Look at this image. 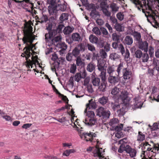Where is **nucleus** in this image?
Listing matches in <instances>:
<instances>
[{
	"mask_svg": "<svg viewBox=\"0 0 159 159\" xmlns=\"http://www.w3.org/2000/svg\"><path fill=\"white\" fill-rule=\"evenodd\" d=\"M32 29L33 28L30 25L25 23L24 25V27L22 30L24 36L22 40L24 44L26 45L23 50H26V51H27L25 56L29 58L30 57L32 54L30 51L32 50L33 48V46H32L33 42Z\"/></svg>",
	"mask_w": 159,
	"mask_h": 159,
	"instance_id": "obj_1",
	"label": "nucleus"
},
{
	"mask_svg": "<svg viewBox=\"0 0 159 159\" xmlns=\"http://www.w3.org/2000/svg\"><path fill=\"white\" fill-rule=\"evenodd\" d=\"M86 107L84 111V112L86 113L87 114L84 120L83 121L85 124L89 126H92L95 124L97 120L95 117V115L93 111H89L87 112V109H95L97 107L96 102H93V99L89 101V103L86 104Z\"/></svg>",
	"mask_w": 159,
	"mask_h": 159,
	"instance_id": "obj_2",
	"label": "nucleus"
},
{
	"mask_svg": "<svg viewBox=\"0 0 159 159\" xmlns=\"http://www.w3.org/2000/svg\"><path fill=\"white\" fill-rule=\"evenodd\" d=\"M48 12L50 15H54V16H51L49 19H48L49 23H48L47 26L51 25L52 26L53 25H56L57 17V13L58 10L56 9L55 7H48Z\"/></svg>",
	"mask_w": 159,
	"mask_h": 159,
	"instance_id": "obj_3",
	"label": "nucleus"
},
{
	"mask_svg": "<svg viewBox=\"0 0 159 159\" xmlns=\"http://www.w3.org/2000/svg\"><path fill=\"white\" fill-rule=\"evenodd\" d=\"M46 30L48 31L45 36L46 41H48V39L52 40L58 34L55 29H53V26L51 25L47 26Z\"/></svg>",
	"mask_w": 159,
	"mask_h": 159,
	"instance_id": "obj_4",
	"label": "nucleus"
},
{
	"mask_svg": "<svg viewBox=\"0 0 159 159\" xmlns=\"http://www.w3.org/2000/svg\"><path fill=\"white\" fill-rule=\"evenodd\" d=\"M119 96L122 103L125 105L128 104L130 100V98L129 96V93L127 91H122Z\"/></svg>",
	"mask_w": 159,
	"mask_h": 159,
	"instance_id": "obj_5",
	"label": "nucleus"
},
{
	"mask_svg": "<svg viewBox=\"0 0 159 159\" xmlns=\"http://www.w3.org/2000/svg\"><path fill=\"white\" fill-rule=\"evenodd\" d=\"M122 152L121 153H122L124 151H125L127 153L129 154V156L131 158H133L136 156L137 151L134 148H132L129 145L126 146L125 148L122 149Z\"/></svg>",
	"mask_w": 159,
	"mask_h": 159,
	"instance_id": "obj_6",
	"label": "nucleus"
},
{
	"mask_svg": "<svg viewBox=\"0 0 159 159\" xmlns=\"http://www.w3.org/2000/svg\"><path fill=\"white\" fill-rule=\"evenodd\" d=\"M82 138H84V139L87 141H90L91 142H95L96 141L97 142V145L98 144L99 141L98 140H96V139H93L92 138V135L90 132L89 133H84L82 135Z\"/></svg>",
	"mask_w": 159,
	"mask_h": 159,
	"instance_id": "obj_7",
	"label": "nucleus"
},
{
	"mask_svg": "<svg viewBox=\"0 0 159 159\" xmlns=\"http://www.w3.org/2000/svg\"><path fill=\"white\" fill-rule=\"evenodd\" d=\"M122 74V77L125 81H130L132 79V71L127 68L123 72Z\"/></svg>",
	"mask_w": 159,
	"mask_h": 159,
	"instance_id": "obj_8",
	"label": "nucleus"
},
{
	"mask_svg": "<svg viewBox=\"0 0 159 159\" xmlns=\"http://www.w3.org/2000/svg\"><path fill=\"white\" fill-rule=\"evenodd\" d=\"M118 42H113L112 43V47L115 49H118L123 55L125 54V51L123 44L120 43L118 44Z\"/></svg>",
	"mask_w": 159,
	"mask_h": 159,
	"instance_id": "obj_9",
	"label": "nucleus"
},
{
	"mask_svg": "<svg viewBox=\"0 0 159 159\" xmlns=\"http://www.w3.org/2000/svg\"><path fill=\"white\" fill-rule=\"evenodd\" d=\"M119 76L116 74V76L111 75L109 76L108 78V82L112 85H115L120 81Z\"/></svg>",
	"mask_w": 159,
	"mask_h": 159,
	"instance_id": "obj_10",
	"label": "nucleus"
},
{
	"mask_svg": "<svg viewBox=\"0 0 159 159\" xmlns=\"http://www.w3.org/2000/svg\"><path fill=\"white\" fill-rule=\"evenodd\" d=\"M97 66L98 70L99 71L106 70L107 67L106 62L103 60H98Z\"/></svg>",
	"mask_w": 159,
	"mask_h": 159,
	"instance_id": "obj_11",
	"label": "nucleus"
},
{
	"mask_svg": "<svg viewBox=\"0 0 159 159\" xmlns=\"http://www.w3.org/2000/svg\"><path fill=\"white\" fill-rule=\"evenodd\" d=\"M127 139L126 138H124L123 139L120 140L119 142V143L120 144L119 148L118 149V152H121L122 150V149L125 148L126 146L129 145L127 144Z\"/></svg>",
	"mask_w": 159,
	"mask_h": 159,
	"instance_id": "obj_12",
	"label": "nucleus"
},
{
	"mask_svg": "<svg viewBox=\"0 0 159 159\" xmlns=\"http://www.w3.org/2000/svg\"><path fill=\"white\" fill-rule=\"evenodd\" d=\"M123 126V124H120L115 127V129L117 131V133L115 134V136L116 137L119 138L121 137V135H122V133L121 131L122 130Z\"/></svg>",
	"mask_w": 159,
	"mask_h": 159,
	"instance_id": "obj_13",
	"label": "nucleus"
},
{
	"mask_svg": "<svg viewBox=\"0 0 159 159\" xmlns=\"http://www.w3.org/2000/svg\"><path fill=\"white\" fill-rule=\"evenodd\" d=\"M76 66H79V67H80L81 68H82L83 70H84V66L85 65V63L82 60V59L80 57H78L76 58Z\"/></svg>",
	"mask_w": 159,
	"mask_h": 159,
	"instance_id": "obj_14",
	"label": "nucleus"
},
{
	"mask_svg": "<svg viewBox=\"0 0 159 159\" xmlns=\"http://www.w3.org/2000/svg\"><path fill=\"white\" fill-rule=\"evenodd\" d=\"M117 69L116 71L117 73L118 76H119L122 71V73L127 68H125L124 66V63L123 62H120V64L118 66H116Z\"/></svg>",
	"mask_w": 159,
	"mask_h": 159,
	"instance_id": "obj_15",
	"label": "nucleus"
},
{
	"mask_svg": "<svg viewBox=\"0 0 159 159\" xmlns=\"http://www.w3.org/2000/svg\"><path fill=\"white\" fill-rule=\"evenodd\" d=\"M155 143H153V145ZM151 145L148 144V142H146L143 143V146L142 148V150H145V151H150L153 152L152 150L153 149V146L152 148L150 147Z\"/></svg>",
	"mask_w": 159,
	"mask_h": 159,
	"instance_id": "obj_16",
	"label": "nucleus"
},
{
	"mask_svg": "<svg viewBox=\"0 0 159 159\" xmlns=\"http://www.w3.org/2000/svg\"><path fill=\"white\" fill-rule=\"evenodd\" d=\"M76 47L80 52H83L86 49L87 45L86 43H80Z\"/></svg>",
	"mask_w": 159,
	"mask_h": 159,
	"instance_id": "obj_17",
	"label": "nucleus"
},
{
	"mask_svg": "<svg viewBox=\"0 0 159 159\" xmlns=\"http://www.w3.org/2000/svg\"><path fill=\"white\" fill-rule=\"evenodd\" d=\"M133 43V39L130 36H126L123 41L124 44L127 45H131Z\"/></svg>",
	"mask_w": 159,
	"mask_h": 159,
	"instance_id": "obj_18",
	"label": "nucleus"
},
{
	"mask_svg": "<svg viewBox=\"0 0 159 159\" xmlns=\"http://www.w3.org/2000/svg\"><path fill=\"white\" fill-rule=\"evenodd\" d=\"M121 89L118 88L117 87H115L112 89L111 90V94L114 96H119L120 93L121 91Z\"/></svg>",
	"mask_w": 159,
	"mask_h": 159,
	"instance_id": "obj_19",
	"label": "nucleus"
},
{
	"mask_svg": "<svg viewBox=\"0 0 159 159\" xmlns=\"http://www.w3.org/2000/svg\"><path fill=\"white\" fill-rule=\"evenodd\" d=\"M71 38L73 41L78 42L81 41V38L80 34L77 33H73L72 35Z\"/></svg>",
	"mask_w": 159,
	"mask_h": 159,
	"instance_id": "obj_20",
	"label": "nucleus"
},
{
	"mask_svg": "<svg viewBox=\"0 0 159 159\" xmlns=\"http://www.w3.org/2000/svg\"><path fill=\"white\" fill-rule=\"evenodd\" d=\"M83 74L84 75L83 76H82L80 73L79 72L76 73L74 77L75 80L77 82H79L81 78H84L86 76L85 71H84Z\"/></svg>",
	"mask_w": 159,
	"mask_h": 159,
	"instance_id": "obj_21",
	"label": "nucleus"
},
{
	"mask_svg": "<svg viewBox=\"0 0 159 159\" xmlns=\"http://www.w3.org/2000/svg\"><path fill=\"white\" fill-rule=\"evenodd\" d=\"M110 105L111 107L114 111L117 110L120 108V104L116 102H111Z\"/></svg>",
	"mask_w": 159,
	"mask_h": 159,
	"instance_id": "obj_22",
	"label": "nucleus"
},
{
	"mask_svg": "<svg viewBox=\"0 0 159 159\" xmlns=\"http://www.w3.org/2000/svg\"><path fill=\"white\" fill-rule=\"evenodd\" d=\"M67 45L64 42H62L61 44V50L59 51L60 55H62L65 53V50L67 48Z\"/></svg>",
	"mask_w": 159,
	"mask_h": 159,
	"instance_id": "obj_23",
	"label": "nucleus"
},
{
	"mask_svg": "<svg viewBox=\"0 0 159 159\" xmlns=\"http://www.w3.org/2000/svg\"><path fill=\"white\" fill-rule=\"evenodd\" d=\"M107 82L106 81H102L100 85H99L98 86V89L99 91L104 92L106 91V87Z\"/></svg>",
	"mask_w": 159,
	"mask_h": 159,
	"instance_id": "obj_24",
	"label": "nucleus"
},
{
	"mask_svg": "<svg viewBox=\"0 0 159 159\" xmlns=\"http://www.w3.org/2000/svg\"><path fill=\"white\" fill-rule=\"evenodd\" d=\"M74 30V28L71 27L70 26H67L64 28L63 32L65 34H69L73 32Z\"/></svg>",
	"mask_w": 159,
	"mask_h": 159,
	"instance_id": "obj_25",
	"label": "nucleus"
},
{
	"mask_svg": "<svg viewBox=\"0 0 159 159\" xmlns=\"http://www.w3.org/2000/svg\"><path fill=\"white\" fill-rule=\"evenodd\" d=\"M107 73L109 75V76L113 75L115 72V69L113 66H109L107 69Z\"/></svg>",
	"mask_w": 159,
	"mask_h": 159,
	"instance_id": "obj_26",
	"label": "nucleus"
},
{
	"mask_svg": "<svg viewBox=\"0 0 159 159\" xmlns=\"http://www.w3.org/2000/svg\"><path fill=\"white\" fill-rule=\"evenodd\" d=\"M145 139V134L141 131H139L137 137V140L138 141L142 142Z\"/></svg>",
	"mask_w": 159,
	"mask_h": 159,
	"instance_id": "obj_27",
	"label": "nucleus"
},
{
	"mask_svg": "<svg viewBox=\"0 0 159 159\" xmlns=\"http://www.w3.org/2000/svg\"><path fill=\"white\" fill-rule=\"evenodd\" d=\"M139 98L138 97H136L134 99V106L136 108H141L142 106V103L139 101Z\"/></svg>",
	"mask_w": 159,
	"mask_h": 159,
	"instance_id": "obj_28",
	"label": "nucleus"
},
{
	"mask_svg": "<svg viewBox=\"0 0 159 159\" xmlns=\"http://www.w3.org/2000/svg\"><path fill=\"white\" fill-rule=\"evenodd\" d=\"M133 35L136 40L139 42L141 40V35L140 33L137 31H134L133 33Z\"/></svg>",
	"mask_w": 159,
	"mask_h": 159,
	"instance_id": "obj_29",
	"label": "nucleus"
},
{
	"mask_svg": "<svg viewBox=\"0 0 159 159\" xmlns=\"http://www.w3.org/2000/svg\"><path fill=\"white\" fill-rule=\"evenodd\" d=\"M95 65L92 62H90L87 65V70L89 72H92L95 69Z\"/></svg>",
	"mask_w": 159,
	"mask_h": 159,
	"instance_id": "obj_30",
	"label": "nucleus"
},
{
	"mask_svg": "<svg viewBox=\"0 0 159 159\" xmlns=\"http://www.w3.org/2000/svg\"><path fill=\"white\" fill-rule=\"evenodd\" d=\"M114 27L115 29L118 31L121 32L124 30V27L122 26V24L117 23L115 25Z\"/></svg>",
	"mask_w": 159,
	"mask_h": 159,
	"instance_id": "obj_31",
	"label": "nucleus"
},
{
	"mask_svg": "<svg viewBox=\"0 0 159 159\" xmlns=\"http://www.w3.org/2000/svg\"><path fill=\"white\" fill-rule=\"evenodd\" d=\"M139 48L142 50H147L148 44L146 41H145L144 42L140 43L139 45Z\"/></svg>",
	"mask_w": 159,
	"mask_h": 159,
	"instance_id": "obj_32",
	"label": "nucleus"
},
{
	"mask_svg": "<svg viewBox=\"0 0 159 159\" xmlns=\"http://www.w3.org/2000/svg\"><path fill=\"white\" fill-rule=\"evenodd\" d=\"M110 58L114 61L118 59L120 57V55L116 53H112L110 55Z\"/></svg>",
	"mask_w": 159,
	"mask_h": 159,
	"instance_id": "obj_33",
	"label": "nucleus"
},
{
	"mask_svg": "<svg viewBox=\"0 0 159 159\" xmlns=\"http://www.w3.org/2000/svg\"><path fill=\"white\" fill-rule=\"evenodd\" d=\"M71 53L72 54V55H73L74 57L75 58H77L78 57H80V56H79L80 53V52L77 49L76 47H75V48L72 50Z\"/></svg>",
	"mask_w": 159,
	"mask_h": 159,
	"instance_id": "obj_34",
	"label": "nucleus"
},
{
	"mask_svg": "<svg viewBox=\"0 0 159 159\" xmlns=\"http://www.w3.org/2000/svg\"><path fill=\"white\" fill-rule=\"evenodd\" d=\"M100 71L101 72L99 75V76L101 78L102 81H106L107 79L106 77V70Z\"/></svg>",
	"mask_w": 159,
	"mask_h": 159,
	"instance_id": "obj_35",
	"label": "nucleus"
},
{
	"mask_svg": "<svg viewBox=\"0 0 159 159\" xmlns=\"http://www.w3.org/2000/svg\"><path fill=\"white\" fill-rule=\"evenodd\" d=\"M112 37L113 40L117 42H119L120 38V36L117 34L116 33H114L112 34Z\"/></svg>",
	"mask_w": 159,
	"mask_h": 159,
	"instance_id": "obj_36",
	"label": "nucleus"
},
{
	"mask_svg": "<svg viewBox=\"0 0 159 159\" xmlns=\"http://www.w3.org/2000/svg\"><path fill=\"white\" fill-rule=\"evenodd\" d=\"M90 41L92 43H96L98 41V38L93 34H91L89 37Z\"/></svg>",
	"mask_w": 159,
	"mask_h": 159,
	"instance_id": "obj_37",
	"label": "nucleus"
},
{
	"mask_svg": "<svg viewBox=\"0 0 159 159\" xmlns=\"http://www.w3.org/2000/svg\"><path fill=\"white\" fill-rule=\"evenodd\" d=\"M100 79L98 78H95L92 80L93 85L95 86L98 87L100 84Z\"/></svg>",
	"mask_w": 159,
	"mask_h": 159,
	"instance_id": "obj_38",
	"label": "nucleus"
},
{
	"mask_svg": "<svg viewBox=\"0 0 159 159\" xmlns=\"http://www.w3.org/2000/svg\"><path fill=\"white\" fill-rule=\"evenodd\" d=\"M107 98L105 96H103L99 99L98 101L99 103L102 104L104 105L107 102Z\"/></svg>",
	"mask_w": 159,
	"mask_h": 159,
	"instance_id": "obj_39",
	"label": "nucleus"
},
{
	"mask_svg": "<svg viewBox=\"0 0 159 159\" xmlns=\"http://www.w3.org/2000/svg\"><path fill=\"white\" fill-rule=\"evenodd\" d=\"M110 7L112 11L116 12L118 11L119 7L117 6L116 4L112 3L111 4Z\"/></svg>",
	"mask_w": 159,
	"mask_h": 159,
	"instance_id": "obj_40",
	"label": "nucleus"
},
{
	"mask_svg": "<svg viewBox=\"0 0 159 159\" xmlns=\"http://www.w3.org/2000/svg\"><path fill=\"white\" fill-rule=\"evenodd\" d=\"M68 15L67 13H63L62 14L59 18L60 20L61 21H63L66 20L68 19Z\"/></svg>",
	"mask_w": 159,
	"mask_h": 159,
	"instance_id": "obj_41",
	"label": "nucleus"
},
{
	"mask_svg": "<svg viewBox=\"0 0 159 159\" xmlns=\"http://www.w3.org/2000/svg\"><path fill=\"white\" fill-rule=\"evenodd\" d=\"M47 2L48 4L50 5L48 7H55L56 9H57V7L54 0H47Z\"/></svg>",
	"mask_w": 159,
	"mask_h": 159,
	"instance_id": "obj_42",
	"label": "nucleus"
},
{
	"mask_svg": "<svg viewBox=\"0 0 159 159\" xmlns=\"http://www.w3.org/2000/svg\"><path fill=\"white\" fill-rule=\"evenodd\" d=\"M110 114L111 113L110 111L105 110L103 113L102 115L101 116H102L103 119L108 118L109 117Z\"/></svg>",
	"mask_w": 159,
	"mask_h": 159,
	"instance_id": "obj_43",
	"label": "nucleus"
},
{
	"mask_svg": "<svg viewBox=\"0 0 159 159\" xmlns=\"http://www.w3.org/2000/svg\"><path fill=\"white\" fill-rule=\"evenodd\" d=\"M101 149L102 150V148H101L97 149L96 152L94 153V157H102V152Z\"/></svg>",
	"mask_w": 159,
	"mask_h": 159,
	"instance_id": "obj_44",
	"label": "nucleus"
},
{
	"mask_svg": "<svg viewBox=\"0 0 159 159\" xmlns=\"http://www.w3.org/2000/svg\"><path fill=\"white\" fill-rule=\"evenodd\" d=\"M143 53L140 50H137L135 52L134 56L137 58H140L143 56Z\"/></svg>",
	"mask_w": 159,
	"mask_h": 159,
	"instance_id": "obj_45",
	"label": "nucleus"
},
{
	"mask_svg": "<svg viewBox=\"0 0 159 159\" xmlns=\"http://www.w3.org/2000/svg\"><path fill=\"white\" fill-rule=\"evenodd\" d=\"M76 69L77 68L76 64H73L71 65L70 69V72L75 74L76 72Z\"/></svg>",
	"mask_w": 159,
	"mask_h": 159,
	"instance_id": "obj_46",
	"label": "nucleus"
},
{
	"mask_svg": "<svg viewBox=\"0 0 159 159\" xmlns=\"http://www.w3.org/2000/svg\"><path fill=\"white\" fill-rule=\"evenodd\" d=\"M104 109L102 107H100L97 110V115L98 116H99L101 117L102 116V114L103 112L104 111Z\"/></svg>",
	"mask_w": 159,
	"mask_h": 159,
	"instance_id": "obj_47",
	"label": "nucleus"
},
{
	"mask_svg": "<svg viewBox=\"0 0 159 159\" xmlns=\"http://www.w3.org/2000/svg\"><path fill=\"white\" fill-rule=\"evenodd\" d=\"M102 10L103 12V13L107 17H110L111 16V12L110 11H108L107 9L104 7H102Z\"/></svg>",
	"mask_w": 159,
	"mask_h": 159,
	"instance_id": "obj_48",
	"label": "nucleus"
},
{
	"mask_svg": "<svg viewBox=\"0 0 159 159\" xmlns=\"http://www.w3.org/2000/svg\"><path fill=\"white\" fill-rule=\"evenodd\" d=\"M74 57L71 52H69L66 54V58L67 61H70Z\"/></svg>",
	"mask_w": 159,
	"mask_h": 159,
	"instance_id": "obj_49",
	"label": "nucleus"
},
{
	"mask_svg": "<svg viewBox=\"0 0 159 159\" xmlns=\"http://www.w3.org/2000/svg\"><path fill=\"white\" fill-rule=\"evenodd\" d=\"M64 26L63 25L61 24L58 25L56 29H55L57 33H60L62 32V29L64 27Z\"/></svg>",
	"mask_w": 159,
	"mask_h": 159,
	"instance_id": "obj_50",
	"label": "nucleus"
},
{
	"mask_svg": "<svg viewBox=\"0 0 159 159\" xmlns=\"http://www.w3.org/2000/svg\"><path fill=\"white\" fill-rule=\"evenodd\" d=\"M100 54L102 58H106L107 57V54L105 51L102 49L100 50Z\"/></svg>",
	"mask_w": 159,
	"mask_h": 159,
	"instance_id": "obj_51",
	"label": "nucleus"
},
{
	"mask_svg": "<svg viewBox=\"0 0 159 159\" xmlns=\"http://www.w3.org/2000/svg\"><path fill=\"white\" fill-rule=\"evenodd\" d=\"M116 17L119 20L122 21L124 18V15L123 12H119L116 14Z\"/></svg>",
	"mask_w": 159,
	"mask_h": 159,
	"instance_id": "obj_52",
	"label": "nucleus"
},
{
	"mask_svg": "<svg viewBox=\"0 0 159 159\" xmlns=\"http://www.w3.org/2000/svg\"><path fill=\"white\" fill-rule=\"evenodd\" d=\"M142 57V61L143 62H147L149 59V56L148 54L147 53H144L143 54Z\"/></svg>",
	"mask_w": 159,
	"mask_h": 159,
	"instance_id": "obj_53",
	"label": "nucleus"
},
{
	"mask_svg": "<svg viewBox=\"0 0 159 159\" xmlns=\"http://www.w3.org/2000/svg\"><path fill=\"white\" fill-rule=\"evenodd\" d=\"M87 47L88 50L92 52H94L95 51V48L93 45L88 44L87 45Z\"/></svg>",
	"mask_w": 159,
	"mask_h": 159,
	"instance_id": "obj_54",
	"label": "nucleus"
},
{
	"mask_svg": "<svg viewBox=\"0 0 159 159\" xmlns=\"http://www.w3.org/2000/svg\"><path fill=\"white\" fill-rule=\"evenodd\" d=\"M124 56L125 57V60L128 61V59L129 57L130 53L128 49H126L125 54Z\"/></svg>",
	"mask_w": 159,
	"mask_h": 159,
	"instance_id": "obj_55",
	"label": "nucleus"
},
{
	"mask_svg": "<svg viewBox=\"0 0 159 159\" xmlns=\"http://www.w3.org/2000/svg\"><path fill=\"white\" fill-rule=\"evenodd\" d=\"M104 41L98 39V41L96 43L98 46L100 48H102L104 46Z\"/></svg>",
	"mask_w": 159,
	"mask_h": 159,
	"instance_id": "obj_56",
	"label": "nucleus"
},
{
	"mask_svg": "<svg viewBox=\"0 0 159 159\" xmlns=\"http://www.w3.org/2000/svg\"><path fill=\"white\" fill-rule=\"evenodd\" d=\"M93 31L95 34L97 35H100L101 34V31L98 27L94 28L93 29Z\"/></svg>",
	"mask_w": 159,
	"mask_h": 159,
	"instance_id": "obj_57",
	"label": "nucleus"
},
{
	"mask_svg": "<svg viewBox=\"0 0 159 159\" xmlns=\"http://www.w3.org/2000/svg\"><path fill=\"white\" fill-rule=\"evenodd\" d=\"M55 120H57V121L61 122V123H62L64 122H65V121H66V119L65 117L63 116L61 118H54Z\"/></svg>",
	"mask_w": 159,
	"mask_h": 159,
	"instance_id": "obj_58",
	"label": "nucleus"
},
{
	"mask_svg": "<svg viewBox=\"0 0 159 159\" xmlns=\"http://www.w3.org/2000/svg\"><path fill=\"white\" fill-rule=\"evenodd\" d=\"M125 109L123 107L120 109H118L117 110V112L119 115H123L125 113Z\"/></svg>",
	"mask_w": 159,
	"mask_h": 159,
	"instance_id": "obj_59",
	"label": "nucleus"
},
{
	"mask_svg": "<svg viewBox=\"0 0 159 159\" xmlns=\"http://www.w3.org/2000/svg\"><path fill=\"white\" fill-rule=\"evenodd\" d=\"M59 10L62 11H64L66 8V6L65 4H60L59 6Z\"/></svg>",
	"mask_w": 159,
	"mask_h": 159,
	"instance_id": "obj_60",
	"label": "nucleus"
},
{
	"mask_svg": "<svg viewBox=\"0 0 159 159\" xmlns=\"http://www.w3.org/2000/svg\"><path fill=\"white\" fill-rule=\"evenodd\" d=\"M118 120L116 118H113L111 119L109 123V125H112L114 124H116L117 123Z\"/></svg>",
	"mask_w": 159,
	"mask_h": 159,
	"instance_id": "obj_61",
	"label": "nucleus"
},
{
	"mask_svg": "<svg viewBox=\"0 0 159 159\" xmlns=\"http://www.w3.org/2000/svg\"><path fill=\"white\" fill-rule=\"evenodd\" d=\"M61 38L60 36H58L55 37H54L52 40L53 42H58L61 39Z\"/></svg>",
	"mask_w": 159,
	"mask_h": 159,
	"instance_id": "obj_62",
	"label": "nucleus"
},
{
	"mask_svg": "<svg viewBox=\"0 0 159 159\" xmlns=\"http://www.w3.org/2000/svg\"><path fill=\"white\" fill-rule=\"evenodd\" d=\"M41 19L43 21V23L44 22H46L48 20V17L46 15H43V16L41 17Z\"/></svg>",
	"mask_w": 159,
	"mask_h": 159,
	"instance_id": "obj_63",
	"label": "nucleus"
},
{
	"mask_svg": "<svg viewBox=\"0 0 159 159\" xmlns=\"http://www.w3.org/2000/svg\"><path fill=\"white\" fill-rule=\"evenodd\" d=\"M3 118L5 119V120L7 121H11L12 120V118L10 116L6 114L4 116H3Z\"/></svg>",
	"mask_w": 159,
	"mask_h": 159,
	"instance_id": "obj_64",
	"label": "nucleus"
}]
</instances>
